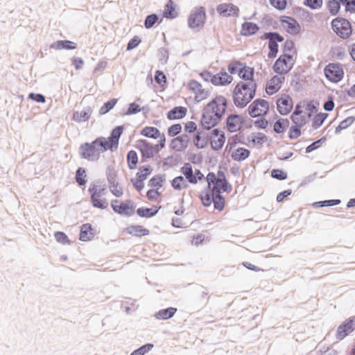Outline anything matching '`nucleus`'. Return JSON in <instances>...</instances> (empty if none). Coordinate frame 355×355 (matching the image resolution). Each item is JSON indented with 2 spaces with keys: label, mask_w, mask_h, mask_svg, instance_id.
Instances as JSON below:
<instances>
[{
  "label": "nucleus",
  "mask_w": 355,
  "mask_h": 355,
  "mask_svg": "<svg viewBox=\"0 0 355 355\" xmlns=\"http://www.w3.org/2000/svg\"><path fill=\"white\" fill-rule=\"evenodd\" d=\"M239 76L243 80L239 81L233 90V101L236 107H245L255 96L257 84L254 78V69L243 62Z\"/></svg>",
  "instance_id": "f257e3e1"
},
{
  "label": "nucleus",
  "mask_w": 355,
  "mask_h": 355,
  "mask_svg": "<svg viewBox=\"0 0 355 355\" xmlns=\"http://www.w3.org/2000/svg\"><path fill=\"white\" fill-rule=\"evenodd\" d=\"M227 101L223 96H216L203 109L200 124L203 129L209 130L218 125L227 107Z\"/></svg>",
  "instance_id": "f03ea898"
},
{
  "label": "nucleus",
  "mask_w": 355,
  "mask_h": 355,
  "mask_svg": "<svg viewBox=\"0 0 355 355\" xmlns=\"http://www.w3.org/2000/svg\"><path fill=\"white\" fill-rule=\"evenodd\" d=\"M107 150L106 144L97 137L91 143L85 142L80 144L78 153L82 159L96 162L100 158L101 153H105Z\"/></svg>",
  "instance_id": "7ed1b4c3"
},
{
  "label": "nucleus",
  "mask_w": 355,
  "mask_h": 355,
  "mask_svg": "<svg viewBox=\"0 0 355 355\" xmlns=\"http://www.w3.org/2000/svg\"><path fill=\"white\" fill-rule=\"evenodd\" d=\"M200 199L205 207H209L213 203L214 209L218 211L223 210L225 205V198L222 193H216L214 190L202 192Z\"/></svg>",
  "instance_id": "20e7f679"
},
{
  "label": "nucleus",
  "mask_w": 355,
  "mask_h": 355,
  "mask_svg": "<svg viewBox=\"0 0 355 355\" xmlns=\"http://www.w3.org/2000/svg\"><path fill=\"white\" fill-rule=\"evenodd\" d=\"M334 32L340 38L348 39L352 33V26L350 21L343 17H338L331 22Z\"/></svg>",
  "instance_id": "39448f33"
},
{
  "label": "nucleus",
  "mask_w": 355,
  "mask_h": 355,
  "mask_svg": "<svg viewBox=\"0 0 355 355\" xmlns=\"http://www.w3.org/2000/svg\"><path fill=\"white\" fill-rule=\"evenodd\" d=\"M206 10L202 6L196 7L188 17V26L191 29L200 31L205 24Z\"/></svg>",
  "instance_id": "423d86ee"
},
{
  "label": "nucleus",
  "mask_w": 355,
  "mask_h": 355,
  "mask_svg": "<svg viewBox=\"0 0 355 355\" xmlns=\"http://www.w3.org/2000/svg\"><path fill=\"white\" fill-rule=\"evenodd\" d=\"M112 210L123 216L130 217L135 211V204L132 200L120 201L119 200H112L111 201Z\"/></svg>",
  "instance_id": "0eeeda50"
},
{
  "label": "nucleus",
  "mask_w": 355,
  "mask_h": 355,
  "mask_svg": "<svg viewBox=\"0 0 355 355\" xmlns=\"http://www.w3.org/2000/svg\"><path fill=\"white\" fill-rule=\"evenodd\" d=\"M324 73L328 80L334 83H337L340 82L344 76L343 64L339 62L329 63L324 67Z\"/></svg>",
  "instance_id": "6e6552de"
},
{
  "label": "nucleus",
  "mask_w": 355,
  "mask_h": 355,
  "mask_svg": "<svg viewBox=\"0 0 355 355\" xmlns=\"http://www.w3.org/2000/svg\"><path fill=\"white\" fill-rule=\"evenodd\" d=\"M270 109L268 101L262 98H257L248 107L247 111L252 118L266 116Z\"/></svg>",
  "instance_id": "1a4fd4ad"
},
{
  "label": "nucleus",
  "mask_w": 355,
  "mask_h": 355,
  "mask_svg": "<svg viewBox=\"0 0 355 355\" xmlns=\"http://www.w3.org/2000/svg\"><path fill=\"white\" fill-rule=\"evenodd\" d=\"M123 130L124 128L123 125H117L112 130L110 135L107 138L99 137V139L106 144L107 150H110L113 152L118 148L119 139L123 134Z\"/></svg>",
  "instance_id": "9d476101"
},
{
  "label": "nucleus",
  "mask_w": 355,
  "mask_h": 355,
  "mask_svg": "<svg viewBox=\"0 0 355 355\" xmlns=\"http://www.w3.org/2000/svg\"><path fill=\"white\" fill-rule=\"evenodd\" d=\"M245 120L241 115L238 114H230L226 118L227 129L230 132H235L245 125Z\"/></svg>",
  "instance_id": "9b49d317"
},
{
  "label": "nucleus",
  "mask_w": 355,
  "mask_h": 355,
  "mask_svg": "<svg viewBox=\"0 0 355 355\" xmlns=\"http://www.w3.org/2000/svg\"><path fill=\"white\" fill-rule=\"evenodd\" d=\"M280 21L284 28L291 35H296L301 31V26L295 19L291 17L282 16L280 18Z\"/></svg>",
  "instance_id": "f8f14e48"
},
{
  "label": "nucleus",
  "mask_w": 355,
  "mask_h": 355,
  "mask_svg": "<svg viewBox=\"0 0 355 355\" xmlns=\"http://www.w3.org/2000/svg\"><path fill=\"white\" fill-rule=\"evenodd\" d=\"M276 103L277 111L281 115L288 114L293 109V100L288 95H283L277 99Z\"/></svg>",
  "instance_id": "ddd939ff"
},
{
  "label": "nucleus",
  "mask_w": 355,
  "mask_h": 355,
  "mask_svg": "<svg viewBox=\"0 0 355 355\" xmlns=\"http://www.w3.org/2000/svg\"><path fill=\"white\" fill-rule=\"evenodd\" d=\"M355 329V319L350 318L343 322L338 328L336 338L343 340Z\"/></svg>",
  "instance_id": "4468645a"
},
{
  "label": "nucleus",
  "mask_w": 355,
  "mask_h": 355,
  "mask_svg": "<svg viewBox=\"0 0 355 355\" xmlns=\"http://www.w3.org/2000/svg\"><path fill=\"white\" fill-rule=\"evenodd\" d=\"M189 142L190 137L189 135L187 134H182L171 140L170 147L175 151L182 152L187 148Z\"/></svg>",
  "instance_id": "2eb2a0df"
},
{
  "label": "nucleus",
  "mask_w": 355,
  "mask_h": 355,
  "mask_svg": "<svg viewBox=\"0 0 355 355\" xmlns=\"http://www.w3.org/2000/svg\"><path fill=\"white\" fill-rule=\"evenodd\" d=\"M232 80V76L229 75L225 69H222L218 73H213L211 84L215 86H225L231 83Z\"/></svg>",
  "instance_id": "dca6fc26"
},
{
  "label": "nucleus",
  "mask_w": 355,
  "mask_h": 355,
  "mask_svg": "<svg viewBox=\"0 0 355 355\" xmlns=\"http://www.w3.org/2000/svg\"><path fill=\"white\" fill-rule=\"evenodd\" d=\"M285 78L284 76H278L277 75L273 76L271 79L267 83L266 87V92L268 95H272L277 92L282 84L284 82Z\"/></svg>",
  "instance_id": "f3484780"
},
{
  "label": "nucleus",
  "mask_w": 355,
  "mask_h": 355,
  "mask_svg": "<svg viewBox=\"0 0 355 355\" xmlns=\"http://www.w3.org/2000/svg\"><path fill=\"white\" fill-rule=\"evenodd\" d=\"M137 148L140 150L142 158L144 159L152 158L156 153L153 146L145 139L138 141Z\"/></svg>",
  "instance_id": "a211bd4d"
},
{
  "label": "nucleus",
  "mask_w": 355,
  "mask_h": 355,
  "mask_svg": "<svg viewBox=\"0 0 355 355\" xmlns=\"http://www.w3.org/2000/svg\"><path fill=\"white\" fill-rule=\"evenodd\" d=\"M201 288L202 291L200 297L193 300L190 303V308L193 311H200L208 303V298L206 299V297L208 295L209 291L203 286Z\"/></svg>",
  "instance_id": "6ab92c4d"
},
{
  "label": "nucleus",
  "mask_w": 355,
  "mask_h": 355,
  "mask_svg": "<svg viewBox=\"0 0 355 355\" xmlns=\"http://www.w3.org/2000/svg\"><path fill=\"white\" fill-rule=\"evenodd\" d=\"M293 67V63L289 64L286 60L280 56L275 62L272 69L273 71L279 75L288 73Z\"/></svg>",
  "instance_id": "aec40b11"
},
{
  "label": "nucleus",
  "mask_w": 355,
  "mask_h": 355,
  "mask_svg": "<svg viewBox=\"0 0 355 355\" xmlns=\"http://www.w3.org/2000/svg\"><path fill=\"white\" fill-rule=\"evenodd\" d=\"M216 10L220 15L227 17L238 16L239 13V8L232 3L219 4L216 8Z\"/></svg>",
  "instance_id": "412c9836"
},
{
  "label": "nucleus",
  "mask_w": 355,
  "mask_h": 355,
  "mask_svg": "<svg viewBox=\"0 0 355 355\" xmlns=\"http://www.w3.org/2000/svg\"><path fill=\"white\" fill-rule=\"evenodd\" d=\"M49 48L55 50H74L77 48V44L68 40H61L51 43Z\"/></svg>",
  "instance_id": "4be33fe9"
},
{
  "label": "nucleus",
  "mask_w": 355,
  "mask_h": 355,
  "mask_svg": "<svg viewBox=\"0 0 355 355\" xmlns=\"http://www.w3.org/2000/svg\"><path fill=\"white\" fill-rule=\"evenodd\" d=\"M187 113L186 107L175 106L166 113V117L168 120L181 119L186 116Z\"/></svg>",
  "instance_id": "5701e85b"
},
{
  "label": "nucleus",
  "mask_w": 355,
  "mask_h": 355,
  "mask_svg": "<svg viewBox=\"0 0 355 355\" xmlns=\"http://www.w3.org/2000/svg\"><path fill=\"white\" fill-rule=\"evenodd\" d=\"M94 229L90 223H85L80 227L79 239L82 241H90L94 236Z\"/></svg>",
  "instance_id": "b1692460"
},
{
  "label": "nucleus",
  "mask_w": 355,
  "mask_h": 355,
  "mask_svg": "<svg viewBox=\"0 0 355 355\" xmlns=\"http://www.w3.org/2000/svg\"><path fill=\"white\" fill-rule=\"evenodd\" d=\"M177 5L173 0H168L164 6V10L163 11L164 17L168 19H173L178 16V13L176 11Z\"/></svg>",
  "instance_id": "393cba45"
},
{
  "label": "nucleus",
  "mask_w": 355,
  "mask_h": 355,
  "mask_svg": "<svg viewBox=\"0 0 355 355\" xmlns=\"http://www.w3.org/2000/svg\"><path fill=\"white\" fill-rule=\"evenodd\" d=\"M259 30V27L256 23L245 21L241 25V34L248 37L254 35Z\"/></svg>",
  "instance_id": "a878e982"
},
{
  "label": "nucleus",
  "mask_w": 355,
  "mask_h": 355,
  "mask_svg": "<svg viewBox=\"0 0 355 355\" xmlns=\"http://www.w3.org/2000/svg\"><path fill=\"white\" fill-rule=\"evenodd\" d=\"M125 232L135 236H147L150 232L148 229L139 225H132L127 227Z\"/></svg>",
  "instance_id": "bb28decb"
},
{
  "label": "nucleus",
  "mask_w": 355,
  "mask_h": 355,
  "mask_svg": "<svg viewBox=\"0 0 355 355\" xmlns=\"http://www.w3.org/2000/svg\"><path fill=\"white\" fill-rule=\"evenodd\" d=\"M92 113V109L87 106L81 112L76 111L73 113L72 119L76 122L81 123L89 120Z\"/></svg>",
  "instance_id": "cd10ccee"
},
{
  "label": "nucleus",
  "mask_w": 355,
  "mask_h": 355,
  "mask_svg": "<svg viewBox=\"0 0 355 355\" xmlns=\"http://www.w3.org/2000/svg\"><path fill=\"white\" fill-rule=\"evenodd\" d=\"M159 209L160 207H157L156 206H153L151 208L141 207L136 210V213L141 218H149L155 216L158 213Z\"/></svg>",
  "instance_id": "c85d7f7f"
},
{
  "label": "nucleus",
  "mask_w": 355,
  "mask_h": 355,
  "mask_svg": "<svg viewBox=\"0 0 355 355\" xmlns=\"http://www.w3.org/2000/svg\"><path fill=\"white\" fill-rule=\"evenodd\" d=\"M177 312V309L175 307H168L166 309H163L157 311L155 314V317L157 320H168L173 317V315Z\"/></svg>",
  "instance_id": "c756f323"
},
{
  "label": "nucleus",
  "mask_w": 355,
  "mask_h": 355,
  "mask_svg": "<svg viewBox=\"0 0 355 355\" xmlns=\"http://www.w3.org/2000/svg\"><path fill=\"white\" fill-rule=\"evenodd\" d=\"M250 155V151L248 149L239 147L231 154V157L234 161L242 162L246 159Z\"/></svg>",
  "instance_id": "7c9ffc66"
},
{
  "label": "nucleus",
  "mask_w": 355,
  "mask_h": 355,
  "mask_svg": "<svg viewBox=\"0 0 355 355\" xmlns=\"http://www.w3.org/2000/svg\"><path fill=\"white\" fill-rule=\"evenodd\" d=\"M289 125L288 119L279 118L273 125V130L277 134H284Z\"/></svg>",
  "instance_id": "2f4dec72"
},
{
  "label": "nucleus",
  "mask_w": 355,
  "mask_h": 355,
  "mask_svg": "<svg viewBox=\"0 0 355 355\" xmlns=\"http://www.w3.org/2000/svg\"><path fill=\"white\" fill-rule=\"evenodd\" d=\"M140 134L146 137L154 139L161 136L159 129L153 126H146L141 130Z\"/></svg>",
  "instance_id": "473e14b6"
},
{
  "label": "nucleus",
  "mask_w": 355,
  "mask_h": 355,
  "mask_svg": "<svg viewBox=\"0 0 355 355\" xmlns=\"http://www.w3.org/2000/svg\"><path fill=\"white\" fill-rule=\"evenodd\" d=\"M127 164L130 170L135 169L138 163V155L135 150H131L127 153Z\"/></svg>",
  "instance_id": "72a5a7b5"
},
{
  "label": "nucleus",
  "mask_w": 355,
  "mask_h": 355,
  "mask_svg": "<svg viewBox=\"0 0 355 355\" xmlns=\"http://www.w3.org/2000/svg\"><path fill=\"white\" fill-rule=\"evenodd\" d=\"M106 188L103 187V188L100 187L96 184H92L88 189V192L90 195V197L96 198V197H101L105 194Z\"/></svg>",
  "instance_id": "f704fd0d"
},
{
  "label": "nucleus",
  "mask_w": 355,
  "mask_h": 355,
  "mask_svg": "<svg viewBox=\"0 0 355 355\" xmlns=\"http://www.w3.org/2000/svg\"><path fill=\"white\" fill-rule=\"evenodd\" d=\"M327 113L320 112L316 114L312 121V127L314 129L319 128L328 116Z\"/></svg>",
  "instance_id": "c9c22d12"
},
{
  "label": "nucleus",
  "mask_w": 355,
  "mask_h": 355,
  "mask_svg": "<svg viewBox=\"0 0 355 355\" xmlns=\"http://www.w3.org/2000/svg\"><path fill=\"white\" fill-rule=\"evenodd\" d=\"M341 200L339 199L325 200L315 202L313 203V206L315 208H320L324 207H332L340 205Z\"/></svg>",
  "instance_id": "e433bc0d"
},
{
  "label": "nucleus",
  "mask_w": 355,
  "mask_h": 355,
  "mask_svg": "<svg viewBox=\"0 0 355 355\" xmlns=\"http://www.w3.org/2000/svg\"><path fill=\"white\" fill-rule=\"evenodd\" d=\"M165 182L164 175H155L153 176L148 181V186L151 187H162Z\"/></svg>",
  "instance_id": "4c0bfd02"
},
{
  "label": "nucleus",
  "mask_w": 355,
  "mask_h": 355,
  "mask_svg": "<svg viewBox=\"0 0 355 355\" xmlns=\"http://www.w3.org/2000/svg\"><path fill=\"white\" fill-rule=\"evenodd\" d=\"M152 171L153 169L150 165L140 166L139 171L136 173V178L144 181Z\"/></svg>",
  "instance_id": "58836bf2"
},
{
  "label": "nucleus",
  "mask_w": 355,
  "mask_h": 355,
  "mask_svg": "<svg viewBox=\"0 0 355 355\" xmlns=\"http://www.w3.org/2000/svg\"><path fill=\"white\" fill-rule=\"evenodd\" d=\"M86 170L85 168L78 167L76 171V181L79 186H84L86 182Z\"/></svg>",
  "instance_id": "ea45409f"
},
{
  "label": "nucleus",
  "mask_w": 355,
  "mask_h": 355,
  "mask_svg": "<svg viewBox=\"0 0 355 355\" xmlns=\"http://www.w3.org/2000/svg\"><path fill=\"white\" fill-rule=\"evenodd\" d=\"M106 177L109 185L118 184V181L116 180L117 178V172L114 170V167L112 166H108L106 168Z\"/></svg>",
  "instance_id": "a19ab883"
},
{
  "label": "nucleus",
  "mask_w": 355,
  "mask_h": 355,
  "mask_svg": "<svg viewBox=\"0 0 355 355\" xmlns=\"http://www.w3.org/2000/svg\"><path fill=\"white\" fill-rule=\"evenodd\" d=\"M355 121V117L353 116H348L342 121L340 122L339 125L336 128L335 133L338 134L341 130L347 128L351 125Z\"/></svg>",
  "instance_id": "79ce46f5"
},
{
  "label": "nucleus",
  "mask_w": 355,
  "mask_h": 355,
  "mask_svg": "<svg viewBox=\"0 0 355 355\" xmlns=\"http://www.w3.org/2000/svg\"><path fill=\"white\" fill-rule=\"evenodd\" d=\"M225 142V135L223 133L217 139H211L210 144L211 148L215 151L220 150Z\"/></svg>",
  "instance_id": "37998d69"
},
{
  "label": "nucleus",
  "mask_w": 355,
  "mask_h": 355,
  "mask_svg": "<svg viewBox=\"0 0 355 355\" xmlns=\"http://www.w3.org/2000/svg\"><path fill=\"white\" fill-rule=\"evenodd\" d=\"M228 186L226 187V184L223 182H220L219 183H217V180L216 181L214 185L213 186L214 191H216V193H223L226 192L227 193H230L232 190V187L228 182L227 184Z\"/></svg>",
  "instance_id": "c03bdc74"
},
{
  "label": "nucleus",
  "mask_w": 355,
  "mask_h": 355,
  "mask_svg": "<svg viewBox=\"0 0 355 355\" xmlns=\"http://www.w3.org/2000/svg\"><path fill=\"white\" fill-rule=\"evenodd\" d=\"M90 201L93 207L101 209H105L108 207V202L105 198H101V197H90Z\"/></svg>",
  "instance_id": "a18cd8bd"
},
{
  "label": "nucleus",
  "mask_w": 355,
  "mask_h": 355,
  "mask_svg": "<svg viewBox=\"0 0 355 355\" xmlns=\"http://www.w3.org/2000/svg\"><path fill=\"white\" fill-rule=\"evenodd\" d=\"M117 98H112L110 101H107L103 104V105L99 110V114L101 115H104L109 112L115 105L117 103Z\"/></svg>",
  "instance_id": "49530a36"
},
{
  "label": "nucleus",
  "mask_w": 355,
  "mask_h": 355,
  "mask_svg": "<svg viewBox=\"0 0 355 355\" xmlns=\"http://www.w3.org/2000/svg\"><path fill=\"white\" fill-rule=\"evenodd\" d=\"M154 347L153 343H146L137 349H135L130 355H144Z\"/></svg>",
  "instance_id": "de8ad7c7"
},
{
  "label": "nucleus",
  "mask_w": 355,
  "mask_h": 355,
  "mask_svg": "<svg viewBox=\"0 0 355 355\" xmlns=\"http://www.w3.org/2000/svg\"><path fill=\"white\" fill-rule=\"evenodd\" d=\"M327 6L331 15H337L340 8V2L338 0H329Z\"/></svg>",
  "instance_id": "09e8293b"
},
{
  "label": "nucleus",
  "mask_w": 355,
  "mask_h": 355,
  "mask_svg": "<svg viewBox=\"0 0 355 355\" xmlns=\"http://www.w3.org/2000/svg\"><path fill=\"white\" fill-rule=\"evenodd\" d=\"M268 49L269 52L268 54V57L270 59H273L277 56L279 52V45L276 43V42L273 40H269Z\"/></svg>",
  "instance_id": "8fccbe9b"
},
{
  "label": "nucleus",
  "mask_w": 355,
  "mask_h": 355,
  "mask_svg": "<svg viewBox=\"0 0 355 355\" xmlns=\"http://www.w3.org/2000/svg\"><path fill=\"white\" fill-rule=\"evenodd\" d=\"M327 139L325 137H322L320 139L313 141L306 148V153H310L313 150L318 149L322 144L326 141Z\"/></svg>",
  "instance_id": "3c124183"
},
{
  "label": "nucleus",
  "mask_w": 355,
  "mask_h": 355,
  "mask_svg": "<svg viewBox=\"0 0 355 355\" xmlns=\"http://www.w3.org/2000/svg\"><path fill=\"white\" fill-rule=\"evenodd\" d=\"M159 19V16L153 13L146 16L144 20V26L146 28L149 29L152 28Z\"/></svg>",
  "instance_id": "603ef678"
},
{
  "label": "nucleus",
  "mask_w": 355,
  "mask_h": 355,
  "mask_svg": "<svg viewBox=\"0 0 355 355\" xmlns=\"http://www.w3.org/2000/svg\"><path fill=\"white\" fill-rule=\"evenodd\" d=\"M267 139H268V137L265 134H263L262 132H257V133H253L252 135L251 141L254 144H257L262 146L263 144L267 141Z\"/></svg>",
  "instance_id": "864d4df0"
},
{
  "label": "nucleus",
  "mask_w": 355,
  "mask_h": 355,
  "mask_svg": "<svg viewBox=\"0 0 355 355\" xmlns=\"http://www.w3.org/2000/svg\"><path fill=\"white\" fill-rule=\"evenodd\" d=\"M270 175L272 178L284 180L287 178V173L282 169L274 168L271 171Z\"/></svg>",
  "instance_id": "5fc2aeb1"
},
{
  "label": "nucleus",
  "mask_w": 355,
  "mask_h": 355,
  "mask_svg": "<svg viewBox=\"0 0 355 355\" xmlns=\"http://www.w3.org/2000/svg\"><path fill=\"white\" fill-rule=\"evenodd\" d=\"M303 4L311 10H318L322 6V0H304Z\"/></svg>",
  "instance_id": "6e6d98bb"
},
{
  "label": "nucleus",
  "mask_w": 355,
  "mask_h": 355,
  "mask_svg": "<svg viewBox=\"0 0 355 355\" xmlns=\"http://www.w3.org/2000/svg\"><path fill=\"white\" fill-rule=\"evenodd\" d=\"M206 180L207 182V187H206L205 191H213V187L211 185H214L216 181V175L214 172H209L206 177Z\"/></svg>",
  "instance_id": "4d7b16f0"
},
{
  "label": "nucleus",
  "mask_w": 355,
  "mask_h": 355,
  "mask_svg": "<svg viewBox=\"0 0 355 355\" xmlns=\"http://www.w3.org/2000/svg\"><path fill=\"white\" fill-rule=\"evenodd\" d=\"M182 130V125L180 123L173 124L168 128L167 133L169 137H175L178 135Z\"/></svg>",
  "instance_id": "13d9d810"
},
{
  "label": "nucleus",
  "mask_w": 355,
  "mask_h": 355,
  "mask_svg": "<svg viewBox=\"0 0 355 355\" xmlns=\"http://www.w3.org/2000/svg\"><path fill=\"white\" fill-rule=\"evenodd\" d=\"M290 119L292 121V122L295 123V125H297L301 128L309 122L308 119L304 115L295 116H291Z\"/></svg>",
  "instance_id": "bf43d9fd"
},
{
  "label": "nucleus",
  "mask_w": 355,
  "mask_h": 355,
  "mask_svg": "<svg viewBox=\"0 0 355 355\" xmlns=\"http://www.w3.org/2000/svg\"><path fill=\"white\" fill-rule=\"evenodd\" d=\"M54 236L56 241L60 243H62L63 245L71 243L68 238V236L63 232H55L54 234Z\"/></svg>",
  "instance_id": "052dcab7"
},
{
  "label": "nucleus",
  "mask_w": 355,
  "mask_h": 355,
  "mask_svg": "<svg viewBox=\"0 0 355 355\" xmlns=\"http://www.w3.org/2000/svg\"><path fill=\"white\" fill-rule=\"evenodd\" d=\"M300 128L301 127L297 125L291 126L288 132V137L291 139H295L298 138L302 134Z\"/></svg>",
  "instance_id": "680f3d73"
},
{
  "label": "nucleus",
  "mask_w": 355,
  "mask_h": 355,
  "mask_svg": "<svg viewBox=\"0 0 355 355\" xmlns=\"http://www.w3.org/2000/svg\"><path fill=\"white\" fill-rule=\"evenodd\" d=\"M243 62L240 61H234L228 64L227 70L231 74L239 75V69H241Z\"/></svg>",
  "instance_id": "e2e57ef3"
},
{
  "label": "nucleus",
  "mask_w": 355,
  "mask_h": 355,
  "mask_svg": "<svg viewBox=\"0 0 355 355\" xmlns=\"http://www.w3.org/2000/svg\"><path fill=\"white\" fill-rule=\"evenodd\" d=\"M141 112V107L139 105L135 102L130 103L128 105V107L127 111L125 112V115H132L137 114L138 112Z\"/></svg>",
  "instance_id": "0e129e2a"
},
{
  "label": "nucleus",
  "mask_w": 355,
  "mask_h": 355,
  "mask_svg": "<svg viewBox=\"0 0 355 355\" xmlns=\"http://www.w3.org/2000/svg\"><path fill=\"white\" fill-rule=\"evenodd\" d=\"M159 60L162 64L167 63L168 60V51L166 49L162 47L158 50Z\"/></svg>",
  "instance_id": "69168bd1"
},
{
  "label": "nucleus",
  "mask_w": 355,
  "mask_h": 355,
  "mask_svg": "<svg viewBox=\"0 0 355 355\" xmlns=\"http://www.w3.org/2000/svg\"><path fill=\"white\" fill-rule=\"evenodd\" d=\"M272 6L279 10H284L287 6L286 0H269Z\"/></svg>",
  "instance_id": "338daca9"
},
{
  "label": "nucleus",
  "mask_w": 355,
  "mask_h": 355,
  "mask_svg": "<svg viewBox=\"0 0 355 355\" xmlns=\"http://www.w3.org/2000/svg\"><path fill=\"white\" fill-rule=\"evenodd\" d=\"M141 40L139 37L135 35L130 39L127 44V51H131L137 47L141 43Z\"/></svg>",
  "instance_id": "774afa93"
}]
</instances>
